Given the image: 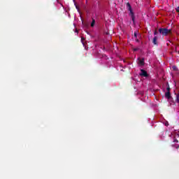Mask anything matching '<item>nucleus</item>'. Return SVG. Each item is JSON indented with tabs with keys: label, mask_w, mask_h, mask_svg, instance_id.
<instances>
[{
	"label": "nucleus",
	"mask_w": 179,
	"mask_h": 179,
	"mask_svg": "<svg viewBox=\"0 0 179 179\" xmlns=\"http://www.w3.org/2000/svg\"><path fill=\"white\" fill-rule=\"evenodd\" d=\"M159 32L162 34V36H164V37L166 36H173L172 30L167 28H159Z\"/></svg>",
	"instance_id": "obj_1"
},
{
	"label": "nucleus",
	"mask_w": 179,
	"mask_h": 179,
	"mask_svg": "<svg viewBox=\"0 0 179 179\" xmlns=\"http://www.w3.org/2000/svg\"><path fill=\"white\" fill-rule=\"evenodd\" d=\"M129 12V15L131 17L133 24H135V13H134V10H131Z\"/></svg>",
	"instance_id": "obj_2"
},
{
	"label": "nucleus",
	"mask_w": 179,
	"mask_h": 179,
	"mask_svg": "<svg viewBox=\"0 0 179 179\" xmlns=\"http://www.w3.org/2000/svg\"><path fill=\"white\" fill-rule=\"evenodd\" d=\"M138 59V65H140V66H143L145 65V59L142 58V59Z\"/></svg>",
	"instance_id": "obj_3"
},
{
	"label": "nucleus",
	"mask_w": 179,
	"mask_h": 179,
	"mask_svg": "<svg viewBox=\"0 0 179 179\" xmlns=\"http://www.w3.org/2000/svg\"><path fill=\"white\" fill-rule=\"evenodd\" d=\"M141 76H144V78H148V72L143 69H141Z\"/></svg>",
	"instance_id": "obj_4"
},
{
	"label": "nucleus",
	"mask_w": 179,
	"mask_h": 179,
	"mask_svg": "<svg viewBox=\"0 0 179 179\" xmlns=\"http://www.w3.org/2000/svg\"><path fill=\"white\" fill-rule=\"evenodd\" d=\"M165 97L166 99H168V100H170L171 99V93L170 92H166L165 93Z\"/></svg>",
	"instance_id": "obj_5"
},
{
	"label": "nucleus",
	"mask_w": 179,
	"mask_h": 179,
	"mask_svg": "<svg viewBox=\"0 0 179 179\" xmlns=\"http://www.w3.org/2000/svg\"><path fill=\"white\" fill-rule=\"evenodd\" d=\"M152 43L154 45H158L159 43H157V36H154Z\"/></svg>",
	"instance_id": "obj_6"
},
{
	"label": "nucleus",
	"mask_w": 179,
	"mask_h": 179,
	"mask_svg": "<svg viewBox=\"0 0 179 179\" xmlns=\"http://www.w3.org/2000/svg\"><path fill=\"white\" fill-rule=\"evenodd\" d=\"M127 9L129 11L132 10V6H131V3H129V2L127 3Z\"/></svg>",
	"instance_id": "obj_7"
},
{
	"label": "nucleus",
	"mask_w": 179,
	"mask_h": 179,
	"mask_svg": "<svg viewBox=\"0 0 179 179\" xmlns=\"http://www.w3.org/2000/svg\"><path fill=\"white\" fill-rule=\"evenodd\" d=\"M94 23H96V20H94V19H92V22L91 23V27H94Z\"/></svg>",
	"instance_id": "obj_8"
},
{
	"label": "nucleus",
	"mask_w": 179,
	"mask_h": 179,
	"mask_svg": "<svg viewBox=\"0 0 179 179\" xmlns=\"http://www.w3.org/2000/svg\"><path fill=\"white\" fill-rule=\"evenodd\" d=\"M134 37H135V38H138V32L137 31L134 32Z\"/></svg>",
	"instance_id": "obj_9"
},
{
	"label": "nucleus",
	"mask_w": 179,
	"mask_h": 179,
	"mask_svg": "<svg viewBox=\"0 0 179 179\" xmlns=\"http://www.w3.org/2000/svg\"><path fill=\"white\" fill-rule=\"evenodd\" d=\"M176 10L178 13H179V6L176 8Z\"/></svg>",
	"instance_id": "obj_10"
},
{
	"label": "nucleus",
	"mask_w": 179,
	"mask_h": 179,
	"mask_svg": "<svg viewBox=\"0 0 179 179\" xmlns=\"http://www.w3.org/2000/svg\"><path fill=\"white\" fill-rule=\"evenodd\" d=\"M166 90H167V92H170V90H171L170 87H167Z\"/></svg>",
	"instance_id": "obj_11"
},
{
	"label": "nucleus",
	"mask_w": 179,
	"mask_h": 179,
	"mask_svg": "<svg viewBox=\"0 0 179 179\" xmlns=\"http://www.w3.org/2000/svg\"><path fill=\"white\" fill-rule=\"evenodd\" d=\"M157 31L155 30V31H154V35H155V36H157Z\"/></svg>",
	"instance_id": "obj_12"
},
{
	"label": "nucleus",
	"mask_w": 179,
	"mask_h": 179,
	"mask_svg": "<svg viewBox=\"0 0 179 179\" xmlns=\"http://www.w3.org/2000/svg\"><path fill=\"white\" fill-rule=\"evenodd\" d=\"M83 40H85V38H81L82 43H83Z\"/></svg>",
	"instance_id": "obj_13"
},
{
	"label": "nucleus",
	"mask_w": 179,
	"mask_h": 179,
	"mask_svg": "<svg viewBox=\"0 0 179 179\" xmlns=\"http://www.w3.org/2000/svg\"><path fill=\"white\" fill-rule=\"evenodd\" d=\"M173 69H174V71H176V69H177V67L173 66Z\"/></svg>",
	"instance_id": "obj_14"
},
{
	"label": "nucleus",
	"mask_w": 179,
	"mask_h": 179,
	"mask_svg": "<svg viewBox=\"0 0 179 179\" xmlns=\"http://www.w3.org/2000/svg\"><path fill=\"white\" fill-rule=\"evenodd\" d=\"M175 142H178V140H175Z\"/></svg>",
	"instance_id": "obj_15"
},
{
	"label": "nucleus",
	"mask_w": 179,
	"mask_h": 179,
	"mask_svg": "<svg viewBox=\"0 0 179 179\" xmlns=\"http://www.w3.org/2000/svg\"><path fill=\"white\" fill-rule=\"evenodd\" d=\"M136 41L138 42V41H139V40H138V39H136Z\"/></svg>",
	"instance_id": "obj_16"
}]
</instances>
